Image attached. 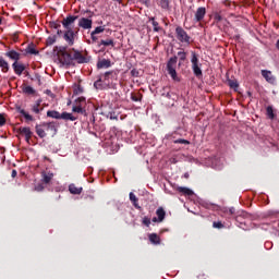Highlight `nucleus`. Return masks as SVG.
<instances>
[{
  "label": "nucleus",
  "mask_w": 279,
  "mask_h": 279,
  "mask_svg": "<svg viewBox=\"0 0 279 279\" xmlns=\"http://www.w3.org/2000/svg\"><path fill=\"white\" fill-rule=\"evenodd\" d=\"M51 93V90H48V94Z\"/></svg>",
  "instance_id": "64"
},
{
  "label": "nucleus",
  "mask_w": 279,
  "mask_h": 279,
  "mask_svg": "<svg viewBox=\"0 0 279 279\" xmlns=\"http://www.w3.org/2000/svg\"><path fill=\"white\" fill-rule=\"evenodd\" d=\"M21 88H22V93H24V95H36V89H34V87H32L29 85L23 84L21 86Z\"/></svg>",
  "instance_id": "17"
},
{
  "label": "nucleus",
  "mask_w": 279,
  "mask_h": 279,
  "mask_svg": "<svg viewBox=\"0 0 279 279\" xmlns=\"http://www.w3.org/2000/svg\"><path fill=\"white\" fill-rule=\"evenodd\" d=\"M50 26L52 27V29H57V34H62V31L60 29V27H62V22L60 21H56V22H51Z\"/></svg>",
  "instance_id": "26"
},
{
  "label": "nucleus",
  "mask_w": 279,
  "mask_h": 279,
  "mask_svg": "<svg viewBox=\"0 0 279 279\" xmlns=\"http://www.w3.org/2000/svg\"><path fill=\"white\" fill-rule=\"evenodd\" d=\"M191 62H192V71L194 75L197 77H202L203 75L202 68H199V59L197 58V53H195V51H192Z\"/></svg>",
  "instance_id": "8"
},
{
  "label": "nucleus",
  "mask_w": 279,
  "mask_h": 279,
  "mask_svg": "<svg viewBox=\"0 0 279 279\" xmlns=\"http://www.w3.org/2000/svg\"><path fill=\"white\" fill-rule=\"evenodd\" d=\"M32 110L33 112H35V114H40V111L43 110V108L40 109L38 105H33Z\"/></svg>",
  "instance_id": "41"
},
{
  "label": "nucleus",
  "mask_w": 279,
  "mask_h": 279,
  "mask_svg": "<svg viewBox=\"0 0 279 279\" xmlns=\"http://www.w3.org/2000/svg\"><path fill=\"white\" fill-rule=\"evenodd\" d=\"M104 32V26H98L95 31L92 32L90 36H95V34H101Z\"/></svg>",
  "instance_id": "40"
},
{
  "label": "nucleus",
  "mask_w": 279,
  "mask_h": 279,
  "mask_svg": "<svg viewBox=\"0 0 279 279\" xmlns=\"http://www.w3.org/2000/svg\"><path fill=\"white\" fill-rule=\"evenodd\" d=\"M41 178H43V182L44 184H49V182H51V180H53V172L48 171V172H41Z\"/></svg>",
  "instance_id": "16"
},
{
  "label": "nucleus",
  "mask_w": 279,
  "mask_h": 279,
  "mask_svg": "<svg viewBox=\"0 0 279 279\" xmlns=\"http://www.w3.org/2000/svg\"><path fill=\"white\" fill-rule=\"evenodd\" d=\"M13 36H19V33H14Z\"/></svg>",
  "instance_id": "59"
},
{
  "label": "nucleus",
  "mask_w": 279,
  "mask_h": 279,
  "mask_svg": "<svg viewBox=\"0 0 279 279\" xmlns=\"http://www.w3.org/2000/svg\"><path fill=\"white\" fill-rule=\"evenodd\" d=\"M153 221H154V223H156L158 221V218L154 217Z\"/></svg>",
  "instance_id": "57"
},
{
  "label": "nucleus",
  "mask_w": 279,
  "mask_h": 279,
  "mask_svg": "<svg viewBox=\"0 0 279 279\" xmlns=\"http://www.w3.org/2000/svg\"><path fill=\"white\" fill-rule=\"evenodd\" d=\"M180 43H185L186 45L191 44V37L190 36H179Z\"/></svg>",
  "instance_id": "37"
},
{
  "label": "nucleus",
  "mask_w": 279,
  "mask_h": 279,
  "mask_svg": "<svg viewBox=\"0 0 279 279\" xmlns=\"http://www.w3.org/2000/svg\"><path fill=\"white\" fill-rule=\"evenodd\" d=\"M107 119H110L111 121H119V114H117L114 111H110L107 114Z\"/></svg>",
  "instance_id": "30"
},
{
  "label": "nucleus",
  "mask_w": 279,
  "mask_h": 279,
  "mask_svg": "<svg viewBox=\"0 0 279 279\" xmlns=\"http://www.w3.org/2000/svg\"><path fill=\"white\" fill-rule=\"evenodd\" d=\"M228 85L230 86V88H233V90H238L239 89V82H236L234 80H229L228 81Z\"/></svg>",
  "instance_id": "31"
},
{
  "label": "nucleus",
  "mask_w": 279,
  "mask_h": 279,
  "mask_svg": "<svg viewBox=\"0 0 279 279\" xmlns=\"http://www.w3.org/2000/svg\"><path fill=\"white\" fill-rule=\"evenodd\" d=\"M86 14H88V17H81L78 20V27H82V29H90L93 27V20L90 19L95 16V13L87 10Z\"/></svg>",
  "instance_id": "7"
},
{
  "label": "nucleus",
  "mask_w": 279,
  "mask_h": 279,
  "mask_svg": "<svg viewBox=\"0 0 279 279\" xmlns=\"http://www.w3.org/2000/svg\"><path fill=\"white\" fill-rule=\"evenodd\" d=\"M113 1H117L118 3H121V0H113Z\"/></svg>",
  "instance_id": "60"
},
{
  "label": "nucleus",
  "mask_w": 279,
  "mask_h": 279,
  "mask_svg": "<svg viewBox=\"0 0 279 279\" xmlns=\"http://www.w3.org/2000/svg\"><path fill=\"white\" fill-rule=\"evenodd\" d=\"M156 215H157V217H158V222H159V223H162V221H165V217H167V211H165V208L159 207V208L156 210Z\"/></svg>",
  "instance_id": "19"
},
{
  "label": "nucleus",
  "mask_w": 279,
  "mask_h": 279,
  "mask_svg": "<svg viewBox=\"0 0 279 279\" xmlns=\"http://www.w3.org/2000/svg\"><path fill=\"white\" fill-rule=\"evenodd\" d=\"M7 58H10V60H14V62H19L21 60V53L15 50H10L4 53Z\"/></svg>",
  "instance_id": "14"
},
{
  "label": "nucleus",
  "mask_w": 279,
  "mask_h": 279,
  "mask_svg": "<svg viewBox=\"0 0 279 279\" xmlns=\"http://www.w3.org/2000/svg\"><path fill=\"white\" fill-rule=\"evenodd\" d=\"M157 3L162 10H169V0H157Z\"/></svg>",
  "instance_id": "29"
},
{
  "label": "nucleus",
  "mask_w": 279,
  "mask_h": 279,
  "mask_svg": "<svg viewBox=\"0 0 279 279\" xmlns=\"http://www.w3.org/2000/svg\"><path fill=\"white\" fill-rule=\"evenodd\" d=\"M35 191H37L38 193H40L41 191H45V184L38 183V184L35 186Z\"/></svg>",
  "instance_id": "45"
},
{
  "label": "nucleus",
  "mask_w": 279,
  "mask_h": 279,
  "mask_svg": "<svg viewBox=\"0 0 279 279\" xmlns=\"http://www.w3.org/2000/svg\"><path fill=\"white\" fill-rule=\"evenodd\" d=\"M266 112H267V117H269L270 119H275L276 114L274 113V107L272 106H268L266 108Z\"/></svg>",
  "instance_id": "32"
},
{
  "label": "nucleus",
  "mask_w": 279,
  "mask_h": 279,
  "mask_svg": "<svg viewBox=\"0 0 279 279\" xmlns=\"http://www.w3.org/2000/svg\"><path fill=\"white\" fill-rule=\"evenodd\" d=\"M82 93H84V87L82 85H75L74 95H82Z\"/></svg>",
  "instance_id": "35"
},
{
  "label": "nucleus",
  "mask_w": 279,
  "mask_h": 279,
  "mask_svg": "<svg viewBox=\"0 0 279 279\" xmlns=\"http://www.w3.org/2000/svg\"><path fill=\"white\" fill-rule=\"evenodd\" d=\"M93 121H95V117L93 116Z\"/></svg>",
  "instance_id": "63"
},
{
  "label": "nucleus",
  "mask_w": 279,
  "mask_h": 279,
  "mask_svg": "<svg viewBox=\"0 0 279 279\" xmlns=\"http://www.w3.org/2000/svg\"><path fill=\"white\" fill-rule=\"evenodd\" d=\"M131 99L132 101H142L143 100V94L136 92V93H131Z\"/></svg>",
  "instance_id": "27"
},
{
  "label": "nucleus",
  "mask_w": 279,
  "mask_h": 279,
  "mask_svg": "<svg viewBox=\"0 0 279 279\" xmlns=\"http://www.w3.org/2000/svg\"><path fill=\"white\" fill-rule=\"evenodd\" d=\"M112 66V62L110 59H102L97 62V69H110Z\"/></svg>",
  "instance_id": "15"
},
{
  "label": "nucleus",
  "mask_w": 279,
  "mask_h": 279,
  "mask_svg": "<svg viewBox=\"0 0 279 279\" xmlns=\"http://www.w3.org/2000/svg\"><path fill=\"white\" fill-rule=\"evenodd\" d=\"M77 19H80V16L70 14L62 20L61 25L64 36H75V21Z\"/></svg>",
  "instance_id": "3"
},
{
  "label": "nucleus",
  "mask_w": 279,
  "mask_h": 279,
  "mask_svg": "<svg viewBox=\"0 0 279 279\" xmlns=\"http://www.w3.org/2000/svg\"><path fill=\"white\" fill-rule=\"evenodd\" d=\"M129 197H130V199H131L133 206H134L137 210H141V207L138 206V197H136V195H135L133 192H131V193L129 194Z\"/></svg>",
  "instance_id": "24"
},
{
  "label": "nucleus",
  "mask_w": 279,
  "mask_h": 279,
  "mask_svg": "<svg viewBox=\"0 0 279 279\" xmlns=\"http://www.w3.org/2000/svg\"><path fill=\"white\" fill-rule=\"evenodd\" d=\"M175 32L177 36H186V32H184L183 27H177Z\"/></svg>",
  "instance_id": "39"
},
{
  "label": "nucleus",
  "mask_w": 279,
  "mask_h": 279,
  "mask_svg": "<svg viewBox=\"0 0 279 279\" xmlns=\"http://www.w3.org/2000/svg\"><path fill=\"white\" fill-rule=\"evenodd\" d=\"M19 134H21L22 136H25V141L26 143L29 144V141H32V136H34V133L32 132V130L27 126H21L17 130Z\"/></svg>",
  "instance_id": "9"
},
{
  "label": "nucleus",
  "mask_w": 279,
  "mask_h": 279,
  "mask_svg": "<svg viewBox=\"0 0 279 279\" xmlns=\"http://www.w3.org/2000/svg\"><path fill=\"white\" fill-rule=\"evenodd\" d=\"M204 16H206V8L201 7L195 12L194 21L201 23V21H204Z\"/></svg>",
  "instance_id": "10"
},
{
  "label": "nucleus",
  "mask_w": 279,
  "mask_h": 279,
  "mask_svg": "<svg viewBox=\"0 0 279 279\" xmlns=\"http://www.w3.org/2000/svg\"><path fill=\"white\" fill-rule=\"evenodd\" d=\"M65 43H68V45L72 46L73 43H75V36H64L63 37Z\"/></svg>",
  "instance_id": "36"
},
{
  "label": "nucleus",
  "mask_w": 279,
  "mask_h": 279,
  "mask_svg": "<svg viewBox=\"0 0 279 279\" xmlns=\"http://www.w3.org/2000/svg\"><path fill=\"white\" fill-rule=\"evenodd\" d=\"M84 106H86V97L81 96L75 99L74 106L72 107V112H76L77 114H84L86 117L88 113L86 112V109H84Z\"/></svg>",
  "instance_id": "5"
},
{
  "label": "nucleus",
  "mask_w": 279,
  "mask_h": 279,
  "mask_svg": "<svg viewBox=\"0 0 279 279\" xmlns=\"http://www.w3.org/2000/svg\"><path fill=\"white\" fill-rule=\"evenodd\" d=\"M53 51L57 53V58L62 66H75V62L77 64H88L90 62V56L87 52L82 53V51L75 48L69 49L64 46H56Z\"/></svg>",
  "instance_id": "1"
},
{
  "label": "nucleus",
  "mask_w": 279,
  "mask_h": 279,
  "mask_svg": "<svg viewBox=\"0 0 279 279\" xmlns=\"http://www.w3.org/2000/svg\"><path fill=\"white\" fill-rule=\"evenodd\" d=\"M132 77H141V72L136 69L131 70Z\"/></svg>",
  "instance_id": "44"
},
{
  "label": "nucleus",
  "mask_w": 279,
  "mask_h": 279,
  "mask_svg": "<svg viewBox=\"0 0 279 279\" xmlns=\"http://www.w3.org/2000/svg\"><path fill=\"white\" fill-rule=\"evenodd\" d=\"M36 80H37L38 86H40V84H43V83H41V80H40V75H36Z\"/></svg>",
  "instance_id": "51"
},
{
  "label": "nucleus",
  "mask_w": 279,
  "mask_h": 279,
  "mask_svg": "<svg viewBox=\"0 0 279 279\" xmlns=\"http://www.w3.org/2000/svg\"><path fill=\"white\" fill-rule=\"evenodd\" d=\"M101 45L105 47H110V45H114V43L111 39L101 40Z\"/></svg>",
  "instance_id": "47"
},
{
  "label": "nucleus",
  "mask_w": 279,
  "mask_h": 279,
  "mask_svg": "<svg viewBox=\"0 0 279 279\" xmlns=\"http://www.w3.org/2000/svg\"><path fill=\"white\" fill-rule=\"evenodd\" d=\"M56 43V36H49L46 40L47 47H51Z\"/></svg>",
  "instance_id": "38"
},
{
  "label": "nucleus",
  "mask_w": 279,
  "mask_h": 279,
  "mask_svg": "<svg viewBox=\"0 0 279 279\" xmlns=\"http://www.w3.org/2000/svg\"><path fill=\"white\" fill-rule=\"evenodd\" d=\"M228 213L229 215H234V213H236V209L234 207H230Z\"/></svg>",
  "instance_id": "50"
},
{
  "label": "nucleus",
  "mask_w": 279,
  "mask_h": 279,
  "mask_svg": "<svg viewBox=\"0 0 279 279\" xmlns=\"http://www.w3.org/2000/svg\"><path fill=\"white\" fill-rule=\"evenodd\" d=\"M1 23H2V20H1V17H0V25H1Z\"/></svg>",
  "instance_id": "62"
},
{
  "label": "nucleus",
  "mask_w": 279,
  "mask_h": 279,
  "mask_svg": "<svg viewBox=\"0 0 279 279\" xmlns=\"http://www.w3.org/2000/svg\"><path fill=\"white\" fill-rule=\"evenodd\" d=\"M47 117L50 119H62V121H77V116H74L73 113H69L66 111H63L60 113L56 110H48Z\"/></svg>",
  "instance_id": "4"
},
{
  "label": "nucleus",
  "mask_w": 279,
  "mask_h": 279,
  "mask_svg": "<svg viewBox=\"0 0 279 279\" xmlns=\"http://www.w3.org/2000/svg\"><path fill=\"white\" fill-rule=\"evenodd\" d=\"M174 143H177L179 145H190L191 142H189L187 140L179 138L177 141H174Z\"/></svg>",
  "instance_id": "42"
},
{
  "label": "nucleus",
  "mask_w": 279,
  "mask_h": 279,
  "mask_svg": "<svg viewBox=\"0 0 279 279\" xmlns=\"http://www.w3.org/2000/svg\"><path fill=\"white\" fill-rule=\"evenodd\" d=\"M149 23H151V25H153V32H156V33L162 32V27H160V25L158 24V22H156V19H155V17H150V19H149Z\"/></svg>",
  "instance_id": "23"
},
{
  "label": "nucleus",
  "mask_w": 279,
  "mask_h": 279,
  "mask_svg": "<svg viewBox=\"0 0 279 279\" xmlns=\"http://www.w3.org/2000/svg\"><path fill=\"white\" fill-rule=\"evenodd\" d=\"M26 52L31 53L32 56H38V50H36V48H34V46H28L26 48Z\"/></svg>",
  "instance_id": "33"
},
{
  "label": "nucleus",
  "mask_w": 279,
  "mask_h": 279,
  "mask_svg": "<svg viewBox=\"0 0 279 279\" xmlns=\"http://www.w3.org/2000/svg\"><path fill=\"white\" fill-rule=\"evenodd\" d=\"M35 132L39 138H45L47 136V132H45V129L43 128L41 124H37L35 126Z\"/></svg>",
  "instance_id": "21"
},
{
  "label": "nucleus",
  "mask_w": 279,
  "mask_h": 279,
  "mask_svg": "<svg viewBox=\"0 0 279 279\" xmlns=\"http://www.w3.org/2000/svg\"><path fill=\"white\" fill-rule=\"evenodd\" d=\"M3 125H5V117L0 113V128H3Z\"/></svg>",
  "instance_id": "49"
},
{
  "label": "nucleus",
  "mask_w": 279,
  "mask_h": 279,
  "mask_svg": "<svg viewBox=\"0 0 279 279\" xmlns=\"http://www.w3.org/2000/svg\"><path fill=\"white\" fill-rule=\"evenodd\" d=\"M189 177H190V175H189V172H185V173H184V178H185L186 180H189Z\"/></svg>",
  "instance_id": "55"
},
{
  "label": "nucleus",
  "mask_w": 279,
  "mask_h": 279,
  "mask_svg": "<svg viewBox=\"0 0 279 279\" xmlns=\"http://www.w3.org/2000/svg\"><path fill=\"white\" fill-rule=\"evenodd\" d=\"M40 125L45 132H52V135H56V132H58L53 122H44Z\"/></svg>",
  "instance_id": "12"
},
{
  "label": "nucleus",
  "mask_w": 279,
  "mask_h": 279,
  "mask_svg": "<svg viewBox=\"0 0 279 279\" xmlns=\"http://www.w3.org/2000/svg\"><path fill=\"white\" fill-rule=\"evenodd\" d=\"M150 243H154V245H160V236L156 233H150L148 236Z\"/></svg>",
  "instance_id": "25"
},
{
  "label": "nucleus",
  "mask_w": 279,
  "mask_h": 279,
  "mask_svg": "<svg viewBox=\"0 0 279 279\" xmlns=\"http://www.w3.org/2000/svg\"><path fill=\"white\" fill-rule=\"evenodd\" d=\"M262 76L268 82V84H274L276 82V77L271 74L269 70H262Z\"/></svg>",
  "instance_id": "13"
},
{
  "label": "nucleus",
  "mask_w": 279,
  "mask_h": 279,
  "mask_svg": "<svg viewBox=\"0 0 279 279\" xmlns=\"http://www.w3.org/2000/svg\"><path fill=\"white\" fill-rule=\"evenodd\" d=\"M166 97L171 98V94L167 93Z\"/></svg>",
  "instance_id": "58"
},
{
  "label": "nucleus",
  "mask_w": 279,
  "mask_h": 279,
  "mask_svg": "<svg viewBox=\"0 0 279 279\" xmlns=\"http://www.w3.org/2000/svg\"><path fill=\"white\" fill-rule=\"evenodd\" d=\"M16 175H17L16 170H12V172H11V177H12V178H16Z\"/></svg>",
  "instance_id": "52"
},
{
  "label": "nucleus",
  "mask_w": 279,
  "mask_h": 279,
  "mask_svg": "<svg viewBox=\"0 0 279 279\" xmlns=\"http://www.w3.org/2000/svg\"><path fill=\"white\" fill-rule=\"evenodd\" d=\"M16 112H20V114L24 116V119H26V121H34V117H32V114L27 113L25 111V109L21 108V106H17L15 108Z\"/></svg>",
  "instance_id": "18"
},
{
  "label": "nucleus",
  "mask_w": 279,
  "mask_h": 279,
  "mask_svg": "<svg viewBox=\"0 0 279 279\" xmlns=\"http://www.w3.org/2000/svg\"><path fill=\"white\" fill-rule=\"evenodd\" d=\"M177 191H178L179 193H183V195H189V196L193 195L192 190L189 189V187L179 186V187L177 189Z\"/></svg>",
  "instance_id": "28"
},
{
  "label": "nucleus",
  "mask_w": 279,
  "mask_h": 279,
  "mask_svg": "<svg viewBox=\"0 0 279 279\" xmlns=\"http://www.w3.org/2000/svg\"><path fill=\"white\" fill-rule=\"evenodd\" d=\"M117 80H119V70L107 71L98 76L94 87L97 90H108Z\"/></svg>",
  "instance_id": "2"
},
{
  "label": "nucleus",
  "mask_w": 279,
  "mask_h": 279,
  "mask_svg": "<svg viewBox=\"0 0 279 279\" xmlns=\"http://www.w3.org/2000/svg\"><path fill=\"white\" fill-rule=\"evenodd\" d=\"M0 69L2 73H8V71H10V63H8L3 57H0Z\"/></svg>",
  "instance_id": "20"
},
{
  "label": "nucleus",
  "mask_w": 279,
  "mask_h": 279,
  "mask_svg": "<svg viewBox=\"0 0 279 279\" xmlns=\"http://www.w3.org/2000/svg\"><path fill=\"white\" fill-rule=\"evenodd\" d=\"M143 223H144V226L149 228V226H151V219H149L148 217H144L143 218Z\"/></svg>",
  "instance_id": "46"
},
{
  "label": "nucleus",
  "mask_w": 279,
  "mask_h": 279,
  "mask_svg": "<svg viewBox=\"0 0 279 279\" xmlns=\"http://www.w3.org/2000/svg\"><path fill=\"white\" fill-rule=\"evenodd\" d=\"M223 21V16L220 13H214V23H221Z\"/></svg>",
  "instance_id": "34"
},
{
  "label": "nucleus",
  "mask_w": 279,
  "mask_h": 279,
  "mask_svg": "<svg viewBox=\"0 0 279 279\" xmlns=\"http://www.w3.org/2000/svg\"><path fill=\"white\" fill-rule=\"evenodd\" d=\"M276 48L279 50V39L276 43Z\"/></svg>",
  "instance_id": "56"
},
{
  "label": "nucleus",
  "mask_w": 279,
  "mask_h": 279,
  "mask_svg": "<svg viewBox=\"0 0 279 279\" xmlns=\"http://www.w3.org/2000/svg\"><path fill=\"white\" fill-rule=\"evenodd\" d=\"M144 3L147 5V8H149V0H145Z\"/></svg>",
  "instance_id": "54"
},
{
  "label": "nucleus",
  "mask_w": 279,
  "mask_h": 279,
  "mask_svg": "<svg viewBox=\"0 0 279 279\" xmlns=\"http://www.w3.org/2000/svg\"><path fill=\"white\" fill-rule=\"evenodd\" d=\"M12 69L15 73V75H23V71H25V64L14 61L12 64Z\"/></svg>",
  "instance_id": "11"
},
{
  "label": "nucleus",
  "mask_w": 279,
  "mask_h": 279,
  "mask_svg": "<svg viewBox=\"0 0 279 279\" xmlns=\"http://www.w3.org/2000/svg\"><path fill=\"white\" fill-rule=\"evenodd\" d=\"M69 191L72 195H81L83 189L82 187H77L75 184H70L69 185Z\"/></svg>",
  "instance_id": "22"
},
{
  "label": "nucleus",
  "mask_w": 279,
  "mask_h": 279,
  "mask_svg": "<svg viewBox=\"0 0 279 279\" xmlns=\"http://www.w3.org/2000/svg\"><path fill=\"white\" fill-rule=\"evenodd\" d=\"M177 66H178V57L174 56L170 58L169 61L167 62V71L172 77V80H174V82H178V72L175 71Z\"/></svg>",
  "instance_id": "6"
},
{
  "label": "nucleus",
  "mask_w": 279,
  "mask_h": 279,
  "mask_svg": "<svg viewBox=\"0 0 279 279\" xmlns=\"http://www.w3.org/2000/svg\"><path fill=\"white\" fill-rule=\"evenodd\" d=\"M40 104H43V100L38 99L35 105H38L40 107Z\"/></svg>",
  "instance_id": "53"
},
{
  "label": "nucleus",
  "mask_w": 279,
  "mask_h": 279,
  "mask_svg": "<svg viewBox=\"0 0 279 279\" xmlns=\"http://www.w3.org/2000/svg\"><path fill=\"white\" fill-rule=\"evenodd\" d=\"M213 228H218V230H221V228H223V223L221 221H214Z\"/></svg>",
  "instance_id": "43"
},
{
  "label": "nucleus",
  "mask_w": 279,
  "mask_h": 279,
  "mask_svg": "<svg viewBox=\"0 0 279 279\" xmlns=\"http://www.w3.org/2000/svg\"><path fill=\"white\" fill-rule=\"evenodd\" d=\"M93 40H97V37H93Z\"/></svg>",
  "instance_id": "61"
},
{
  "label": "nucleus",
  "mask_w": 279,
  "mask_h": 279,
  "mask_svg": "<svg viewBox=\"0 0 279 279\" xmlns=\"http://www.w3.org/2000/svg\"><path fill=\"white\" fill-rule=\"evenodd\" d=\"M178 56L182 62H184V60H186V52L179 51Z\"/></svg>",
  "instance_id": "48"
}]
</instances>
